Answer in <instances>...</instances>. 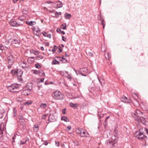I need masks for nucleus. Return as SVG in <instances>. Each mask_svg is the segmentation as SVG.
<instances>
[{"label": "nucleus", "mask_w": 148, "mask_h": 148, "mask_svg": "<svg viewBox=\"0 0 148 148\" xmlns=\"http://www.w3.org/2000/svg\"><path fill=\"white\" fill-rule=\"evenodd\" d=\"M144 113L142 112H133L132 116L134 120L138 122H140L143 125L148 127V119L143 117Z\"/></svg>", "instance_id": "obj_1"}, {"label": "nucleus", "mask_w": 148, "mask_h": 148, "mask_svg": "<svg viewBox=\"0 0 148 148\" xmlns=\"http://www.w3.org/2000/svg\"><path fill=\"white\" fill-rule=\"evenodd\" d=\"M52 96L55 99L57 100L63 99L64 97L61 92L56 91L52 94Z\"/></svg>", "instance_id": "obj_2"}, {"label": "nucleus", "mask_w": 148, "mask_h": 148, "mask_svg": "<svg viewBox=\"0 0 148 148\" xmlns=\"http://www.w3.org/2000/svg\"><path fill=\"white\" fill-rule=\"evenodd\" d=\"M134 136L139 139H141L145 141L147 139V137L144 135L143 132L139 131L136 132Z\"/></svg>", "instance_id": "obj_3"}, {"label": "nucleus", "mask_w": 148, "mask_h": 148, "mask_svg": "<svg viewBox=\"0 0 148 148\" xmlns=\"http://www.w3.org/2000/svg\"><path fill=\"white\" fill-rule=\"evenodd\" d=\"M23 74V71L22 70H17L16 75L17 76V77L18 80L20 82H22L23 81V79L22 78V75Z\"/></svg>", "instance_id": "obj_4"}, {"label": "nucleus", "mask_w": 148, "mask_h": 148, "mask_svg": "<svg viewBox=\"0 0 148 148\" xmlns=\"http://www.w3.org/2000/svg\"><path fill=\"white\" fill-rule=\"evenodd\" d=\"M18 88V85L16 84H12L9 86L8 87V89L10 91L13 92H14V90Z\"/></svg>", "instance_id": "obj_5"}, {"label": "nucleus", "mask_w": 148, "mask_h": 148, "mask_svg": "<svg viewBox=\"0 0 148 148\" xmlns=\"http://www.w3.org/2000/svg\"><path fill=\"white\" fill-rule=\"evenodd\" d=\"M76 74L78 75V74H82V72L85 73H88V70L86 68H83L82 69H79L78 71H77Z\"/></svg>", "instance_id": "obj_6"}, {"label": "nucleus", "mask_w": 148, "mask_h": 148, "mask_svg": "<svg viewBox=\"0 0 148 148\" xmlns=\"http://www.w3.org/2000/svg\"><path fill=\"white\" fill-rule=\"evenodd\" d=\"M113 140L109 141L108 144L111 147H113L114 145L117 141L116 138H114V140Z\"/></svg>", "instance_id": "obj_7"}, {"label": "nucleus", "mask_w": 148, "mask_h": 148, "mask_svg": "<svg viewBox=\"0 0 148 148\" xmlns=\"http://www.w3.org/2000/svg\"><path fill=\"white\" fill-rule=\"evenodd\" d=\"M10 25L12 27H18L19 26V24L15 21L13 20H11L9 22Z\"/></svg>", "instance_id": "obj_8"}, {"label": "nucleus", "mask_w": 148, "mask_h": 148, "mask_svg": "<svg viewBox=\"0 0 148 148\" xmlns=\"http://www.w3.org/2000/svg\"><path fill=\"white\" fill-rule=\"evenodd\" d=\"M31 91L28 89H25L22 91L21 94L22 95L28 96L31 93Z\"/></svg>", "instance_id": "obj_9"}, {"label": "nucleus", "mask_w": 148, "mask_h": 148, "mask_svg": "<svg viewBox=\"0 0 148 148\" xmlns=\"http://www.w3.org/2000/svg\"><path fill=\"white\" fill-rule=\"evenodd\" d=\"M121 100L122 101L127 103H130L131 102V100H129L124 96H122L121 98Z\"/></svg>", "instance_id": "obj_10"}, {"label": "nucleus", "mask_w": 148, "mask_h": 148, "mask_svg": "<svg viewBox=\"0 0 148 148\" xmlns=\"http://www.w3.org/2000/svg\"><path fill=\"white\" fill-rule=\"evenodd\" d=\"M2 124H1L0 125V142H1L3 140L2 137L3 131V127H2Z\"/></svg>", "instance_id": "obj_11"}, {"label": "nucleus", "mask_w": 148, "mask_h": 148, "mask_svg": "<svg viewBox=\"0 0 148 148\" xmlns=\"http://www.w3.org/2000/svg\"><path fill=\"white\" fill-rule=\"evenodd\" d=\"M90 135L87 131L85 130L82 132V133L81 134V137H89Z\"/></svg>", "instance_id": "obj_12"}, {"label": "nucleus", "mask_w": 148, "mask_h": 148, "mask_svg": "<svg viewBox=\"0 0 148 148\" xmlns=\"http://www.w3.org/2000/svg\"><path fill=\"white\" fill-rule=\"evenodd\" d=\"M84 130L81 128H78L76 130L77 133L78 134H79L81 136V134L82 133V132H84Z\"/></svg>", "instance_id": "obj_13"}, {"label": "nucleus", "mask_w": 148, "mask_h": 148, "mask_svg": "<svg viewBox=\"0 0 148 148\" xmlns=\"http://www.w3.org/2000/svg\"><path fill=\"white\" fill-rule=\"evenodd\" d=\"M20 42V40L17 39H15L13 40L12 41V44H14L15 45H19Z\"/></svg>", "instance_id": "obj_14"}, {"label": "nucleus", "mask_w": 148, "mask_h": 148, "mask_svg": "<svg viewBox=\"0 0 148 148\" xmlns=\"http://www.w3.org/2000/svg\"><path fill=\"white\" fill-rule=\"evenodd\" d=\"M133 103L134 106L137 107L139 106V103L135 98H133Z\"/></svg>", "instance_id": "obj_15"}, {"label": "nucleus", "mask_w": 148, "mask_h": 148, "mask_svg": "<svg viewBox=\"0 0 148 148\" xmlns=\"http://www.w3.org/2000/svg\"><path fill=\"white\" fill-rule=\"evenodd\" d=\"M56 3L57 8H59L62 7L63 4L61 1H57Z\"/></svg>", "instance_id": "obj_16"}, {"label": "nucleus", "mask_w": 148, "mask_h": 148, "mask_svg": "<svg viewBox=\"0 0 148 148\" xmlns=\"http://www.w3.org/2000/svg\"><path fill=\"white\" fill-rule=\"evenodd\" d=\"M27 89L31 91L32 89V83H28L26 86Z\"/></svg>", "instance_id": "obj_17"}, {"label": "nucleus", "mask_w": 148, "mask_h": 148, "mask_svg": "<svg viewBox=\"0 0 148 148\" xmlns=\"http://www.w3.org/2000/svg\"><path fill=\"white\" fill-rule=\"evenodd\" d=\"M70 106L74 108V109H77V108L78 104L77 103H70Z\"/></svg>", "instance_id": "obj_18"}, {"label": "nucleus", "mask_w": 148, "mask_h": 148, "mask_svg": "<svg viewBox=\"0 0 148 148\" xmlns=\"http://www.w3.org/2000/svg\"><path fill=\"white\" fill-rule=\"evenodd\" d=\"M14 60L12 58H8V63L9 65H12L13 64Z\"/></svg>", "instance_id": "obj_19"}, {"label": "nucleus", "mask_w": 148, "mask_h": 148, "mask_svg": "<svg viewBox=\"0 0 148 148\" xmlns=\"http://www.w3.org/2000/svg\"><path fill=\"white\" fill-rule=\"evenodd\" d=\"M34 131V132H36L39 130L38 126L37 125H35L33 128Z\"/></svg>", "instance_id": "obj_20"}, {"label": "nucleus", "mask_w": 148, "mask_h": 148, "mask_svg": "<svg viewBox=\"0 0 148 148\" xmlns=\"http://www.w3.org/2000/svg\"><path fill=\"white\" fill-rule=\"evenodd\" d=\"M7 48L5 46L1 44L0 43V50L3 51V50H6Z\"/></svg>", "instance_id": "obj_21"}, {"label": "nucleus", "mask_w": 148, "mask_h": 148, "mask_svg": "<svg viewBox=\"0 0 148 148\" xmlns=\"http://www.w3.org/2000/svg\"><path fill=\"white\" fill-rule=\"evenodd\" d=\"M105 58L107 60H109L111 58V54L110 52H107L105 54Z\"/></svg>", "instance_id": "obj_22"}, {"label": "nucleus", "mask_w": 148, "mask_h": 148, "mask_svg": "<svg viewBox=\"0 0 148 148\" xmlns=\"http://www.w3.org/2000/svg\"><path fill=\"white\" fill-rule=\"evenodd\" d=\"M64 17L66 19H69L71 17V15L69 14L66 13L64 15Z\"/></svg>", "instance_id": "obj_23"}, {"label": "nucleus", "mask_w": 148, "mask_h": 148, "mask_svg": "<svg viewBox=\"0 0 148 148\" xmlns=\"http://www.w3.org/2000/svg\"><path fill=\"white\" fill-rule=\"evenodd\" d=\"M51 63L53 65L59 64H60V62L56 59H54L53 60Z\"/></svg>", "instance_id": "obj_24"}, {"label": "nucleus", "mask_w": 148, "mask_h": 148, "mask_svg": "<svg viewBox=\"0 0 148 148\" xmlns=\"http://www.w3.org/2000/svg\"><path fill=\"white\" fill-rule=\"evenodd\" d=\"M38 74L41 76H44L45 75V74L43 71L42 70H40L38 71Z\"/></svg>", "instance_id": "obj_25"}, {"label": "nucleus", "mask_w": 148, "mask_h": 148, "mask_svg": "<svg viewBox=\"0 0 148 148\" xmlns=\"http://www.w3.org/2000/svg\"><path fill=\"white\" fill-rule=\"evenodd\" d=\"M43 57L41 55H38L35 57V60H38L43 59Z\"/></svg>", "instance_id": "obj_26"}, {"label": "nucleus", "mask_w": 148, "mask_h": 148, "mask_svg": "<svg viewBox=\"0 0 148 148\" xmlns=\"http://www.w3.org/2000/svg\"><path fill=\"white\" fill-rule=\"evenodd\" d=\"M61 120L66 122L69 121L68 118L65 116H62Z\"/></svg>", "instance_id": "obj_27"}, {"label": "nucleus", "mask_w": 148, "mask_h": 148, "mask_svg": "<svg viewBox=\"0 0 148 148\" xmlns=\"http://www.w3.org/2000/svg\"><path fill=\"white\" fill-rule=\"evenodd\" d=\"M106 47L104 45H101V51L102 52H104L106 50Z\"/></svg>", "instance_id": "obj_28"}, {"label": "nucleus", "mask_w": 148, "mask_h": 148, "mask_svg": "<svg viewBox=\"0 0 148 148\" xmlns=\"http://www.w3.org/2000/svg\"><path fill=\"white\" fill-rule=\"evenodd\" d=\"M99 22H100L101 23L102 25L103 29H104L105 28L106 24V22L104 21V19H102L101 21H100Z\"/></svg>", "instance_id": "obj_29"}, {"label": "nucleus", "mask_w": 148, "mask_h": 148, "mask_svg": "<svg viewBox=\"0 0 148 148\" xmlns=\"http://www.w3.org/2000/svg\"><path fill=\"white\" fill-rule=\"evenodd\" d=\"M32 103V102L31 101H28L23 103V104L25 105H28L30 104H31Z\"/></svg>", "instance_id": "obj_30"}, {"label": "nucleus", "mask_w": 148, "mask_h": 148, "mask_svg": "<svg viewBox=\"0 0 148 148\" xmlns=\"http://www.w3.org/2000/svg\"><path fill=\"white\" fill-rule=\"evenodd\" d=\"M17 73V70H12L11 72L10 73L12 74L13 76L15 75Z\"/></svg>", "instance_id": "obj_31"}, {"label": "nucleus", "mask_w": 148, "mask_h": 148, "mask_svg": "<svg viewBox=\"0 0 148 148\" xmlns=\"http://www.w3.org/2000/svg\"><path fill=\"white\" fill-rule=\"evenodd\" d=\"M66 23L62 24L61 26V28L63 29H66Z\"/></svg>", "instance_id": "obj_32"}, {"label": "nucleus", "mask_w": 148, "mask_h": 148, "mask_svg": "<svg viewBox=\"0 0 148 148\" xmlns=\"http://www.w3.org/2000/svg\"><path fill=\"white\" fill-rule=\"evenodd\" d=\"M28 140L27 139H25V140L24 141H23L22 140H20L19 143V144L21 145H22L25 144L26 142Z\"/></svg>", "instance_id": "obj_33"}, {"label": "nucleus", "mask_w": 148, "mask_h": 148, "mask_svg": "<svg viewBox=\"0 0 148 148\" xmlns=\"http://www.w3.org/2000/svg\"><path fill=\"white\" fill-rule=\"evenodd\" d=\"M98 115L100 118H101L104 116L103 114L101 113V112H98Z\"/></svg>", "instance_id": "obj_34"}, {"label": "nucleus", "mask_w": 148, "mask_h": 148, "mask_svg": "<svg viewBox=\"0 0 148 148\" xmlns=\"http://www.w3.org/2000/svg\"><path fill=\"white\" fill-rule=\"evenodd\" d=\"M16 101L19 102H21L22 101L23 99L21 97H18L16 99Z\"/></svg>", "instance_id": "obj_35"}, {"label": "nucleus", "mask_w": 148, "mask_h": 148, "mask_svg": "<svg viewBox=\"0 0 148 148\" xmlns=\"http://www.w3.org/2000/svg\"><path fill=\"white\" fill-rule=\"evenodd\" d=\"M44 78H41L40 79H38L37 80V81L38 82H43L44 80Z\"/></svg>", "instance_id": "obj_36"}, {"label": "nucleus", "mask_w": 148, "mask_h": 148, "mask_svg": "<svg viewBox=\"0 0 148 148\" xmlns=\"http://www.w3.org/2000/svg\"><path fill=\"white\" fill-rule=\"evenodd\" d=\"M62 14V13L60 12H56L55 13V15L56 16V17H58L59 16V15H61Z\"/></svg>", "instance_id": "obj_37"}, {"label": "nucleus", "mask_w": 148, "mask_h": 148, "mask_svg": "<svg viewBox=\"0 0 148 148\" xmlns=\"http://www.w3.org/2000/svg\"><path fill=\"white\" fill-rule=\"evenodd\" d=\"M98 79L101 86H103L104 84L103 82H104V80H101L99 78H98Z\"/></svg>", "instance_id": "obj_38"}, {"label": "nucleus", "mask_w": 148, "mask_h": 148, "mask_svg": "<svg viewBox=\"0 0 148 148\" xmlns=\"http://www.w3.org/2000/svg\"><path fill=\"white\" fill-rule=\"evenodd\" d=\"M35 67L37 69H40L41 68V66L39 65L38 63L36 64L35 65Z\"/></svg>", "instance_id": "obj_39"}, {"label": "nucleus", "mask_w": 148, "mask_h": 148, "mask_svg": "<svg viewBox=\"0 0 148 148\" xmlns=\"http://www.w3.org/2000/svg\"><path fill=\"white\" fill-rule=\"evenodd\" d=\"M30 26H32L34 25H35L36 24L35 21H30Z\"/></svg>", "instance_id": "obj_40"}, {"label": "nucleus", "mask_w": 148, "mask_h": 148, "mask_svg": "<svg viewBox=\"0 0 148 148\" xmlns=\"http://www.w3.org/2000/svg\"><path fill=\"white\" fill-rule=\"evenodd\" d=\"M19 122L20 123V124L22 125H23L24 124V120L23 119L21 120H19Z\"/></svg>", "instance_id": "obj_41"}, {"label": "nucleus", "mask_w": 148, "mask_h": 148, "mask_svg": "<svg viewBox=\"0 0 148 148\" xmlns=\"http://www.w3.org/2000/svg\"><path fill=\"white\" fill-rule=\"evenodd\" d=\"M46 104H45L42 103L40 105V107L43 108H45L46 107Z\"/></svg>", "instance_id": "obj_42"}, {"label": "nucleus", "mask_w": 148, "mask_h": 148, "mask_svg": "<svg viewBox=\"0 0 148 148\" xmlns=\"http://www.w3.org/2000/svg\"><path fill=\"white\" fill-rule=\"evenodd\" d=\"M100 16L99 18H98V20L99 21H101L102 20V19H104L103 16H101V14H100Z\"/></svg>", "instance_id": "obj_43"}, {"label": "nucleus", "mask_w": 148, "mask_h": 148, "mask_svg": "<svg viewBox=\"0 0 148 148\" xmlns=\"http://www.w3.org/2000/svg\"><path fill=\"white\" fill-rule=\"evenodd\" d=\"M18 119L19 120H21L23 119L22 116L21 115L19 114L18 116Z\"/></svg>", "instance_id": "obj_44"}, {"label": "nucleus", "mask_w": 148, "mask_h": 148, "mask_svg": "<svg viewBox=\"0 0 148 148\" xmlns=\"http://www.w3.org/2000/svg\"><path fill=\"white\" fill-rule=\"evenodd\" d=\"M56 31L57 32L60 33L62 30L60 28H58L57 29Z\"/></svg>", "instance_id": "obj_45"}, {"label": "nucleus", "mask_w": 148, "mask_h": 148, "mask_svg": "<svg viewBox=\"0 0 148 148\" xmlns=\"http://www.w3.org/2000/svg\"><path fill=\"white\" fill-rule=\"evenodd\" d=\"M58 52L60 53L62 52V49L60 48V47L58 48Z\"/></svg>", "instance_id": "obj_46"}, {"label": "nucleus", "mask_w": 148, "mask_h": 148, "mask_svg": "<svg viewBox=\"0 0 148 148\" xmlns=\"http://www.w3.org/2000/svg\"><path fill=\"white\" fill-rule=\"evenodd\" d=\"M62 40L64 41L65 42L66 41V38L64 37V36H62Z\"/></svg>", "instance_id": "obj_47"}, {"label": "nucleus", "mask_w": 148, "mask_h": 148, "mask_svg": "<svg viewBox=\"0 0 148 148\" xmlns=\"http://www.w3.org/2000/svg\"><path fill=\"white\" fill-rule=\"evenodd\" d=\"M55 144H56V145L57 146H59V142L58 141H56L55 142Z\"/></svg>", "instance_id": "obj_48"}, {"label": "nucleus", "mask_w": 148, "mask_h": 148, "mask_svg": "<svg viewBox=\"0 0 148 148\" xmlns=\"http://www.w3.org/2000/svg\"><path fill=\"white\" fill-rule=\"evenodd\" d=\"M46 37H48L49 38H51V35L50 34H47V35H46Z\"/></svg>", "instance_id": "obj_49"}, {"label": "nucleus", "mask_w": 148, "mask_h": 148, "mask_svg": "<svg viewBox=\"0 0 148 148\" xmlns=\"http://www.w3.org/2000/svg\"><path fill=\"white\" fill-rule=\"evenodd\" d=\"M34 73L35 74H38V71L35 70L34 71Z\"/></svg>", "instance_id": "obj_50"}, {"label": "nucleus", "mask_w": 148, "mask_h": 148, "mask_svg": "<svg viewBox=\"0 0 148 148\" xmlns=\"http://www.w3.org/2000/svg\"><path fill=\"white\" fill-rule=\"evenodd\" d=\"M42 34L44 36H45V37L46 36V34H47V33L45 32H42Z\"/></svg>", "instance_id": "obj_51"}, {"label": "nucleus", "mask_w": 148, "mask_h": 148, "mask_svg": "<svg viewBox=\"0 0 148 148\" xmlns=\"http://www.w3.org/2000/svg\"><path fill=\"white\" fill-rule=\"evenodd\" d=\"M57 49L56 48H53L52 50V51L53 52H55L56 51Z\"/></svg>", "instance_id": "obj_52"}, {"label": "nucleus", "mask_w": 148, "mask_h": 148, "mask_svg": "<svg viewBox=\"0 0 148 148\" xmlns=\"http://www.w3.org/2000/svg\"><path fill=\"white\" fill-rule=\"evenodd\" d=\"M38 34H40V30H37L35 31Z\"/></svg>", "instance_id": "obj_53"}, {"label": "nucleus", "mask_w": 148, "mask_h": 148, "mask_svg": "<svg viewBox=\"0 0 148 148\" xmlns=\"http://www.w3.org/2000/svg\"><path fill=\"white\" fill-rule=\"evenodd\" d=\"M3 117V114L2 112H0V118H2Z\"/></svg>", "instance_id": "obj_54"}, {"label": "nucleus", "mask_w": 148, "mask_h": 148, "mask_svg": "<svg viewBox=\"0 0 148 148\" xmlns=\"http://www.w3.org/2000/svg\"><path fill=\"white\" fill-rule=\"evenodd\" d=\"M25 23L27 24L28 25H30V21H26L25 22Z\"/></svg>", "instance_id": "obj_55"}, {"label": "nucleus", "mask_w": 148, "mask_h": 148, "mask_svg": "<svg viewBox=\"0 0 148 148\" xmlns=\"http://www.w3.org/2000/svg\"><path fill=\"white\" fill-rule=\"evenodd\" d=\"M68 61L66 59H65L64 60H63V61H62V62L64 63H66Z\"/></svg>", "instance_id": "obj_56"}, {"label": "nucleus", "mask_w": 148, "mask_h": 148, "mask_svg": "<svg viewBox=\"0 0 148 148\" xmlns=\"http://www.w3.org/2000/svg\"><path fill=\"white\" fill-rule=\"evenodd\" d=\"M18 19L21 21H22L23 20V19L22 18V17L21 16H20L18 18Z\"/></svg>", "instance_id": "obj_57"}, {"label": "nucleus", "mask_w": 148, "mask_h": 148, "mask_svg": "<svg viewBox=\"0 0 148 148\" xmlns=\"http://www.w3.org/2000/svg\"><path fill=\"white\" fill-rule=\"evenodd\" d=\"M35 34V35L37 36H38L39 37H40V35H41V34L37 33V34Z\"/></svg>", "instance_id": "obj_58"}, {"label": "nucleus", "mask_w": 148, "mask_h": 148, "mask_svg": "<svg viewBox=\"0 0 148 148\" xmlns=\"http://www.w3.org/2000/svg\"><path fill=\"white\" fill-rule=\"evenodd\" d=\"M145 131L146 132V133L147 134H148V129H147V128H145Z\"/></svg>", "instance_id": "obj_59"}, {"label": "nucleus", "mask_w": 148, "mask_h": 148, "mask_svg": "<svg viewBox=\"0 0 148 148\" xmlns=\"http://www.w3.org/2000/svg\"><path fill=\"white\" fill-rule=\"evenodd\" d=\"M47 3L49 4L53 3V2L51 1H47Z\"/></svg>", "instance_id": "obj_60"}, {"label": "nucleus", "mask_w": 148, "mask_h": 148, "mask_svg": "<svg viewBox=\"0 0 148 148\" xmlns=\"http://www.w3.org/2000/svg\"><path fill=\"white\" fill-rule=\"evenodd\" d=\"M48 142L46 141H45L44 143V144L45 145H48Z\"/></svg>", "instance_id": "obj_61"}, {"label": "nucleus", "mask_w": 148, "mask_h": 148, "mask_svg": "<svg viewBox=\"0 0 148 148\" xmlns=\"http://www.w3.org/2000/svg\"><path fill=\"white\" fill-rule=\"evenodd\" d=\"M89 53V55L91 56H92L93 55V54L92 53L90 52V53Z\"/></svg>", "instance_id": "obj_62"}, {"label": "nucleus", "mask_w": 148, "mask_h": 148, "mask_svg": "<svg viewBox=\"0 0 148 148\" xmlns=\"http://www.w3.org/2000/svg\"><path fill=\"white\" fill-rule=\"evenodd\" d=\"M60 33H61V34H62L63 35H64V34H65V32L64 31H61L60 32Z\"/></svg>", "instance_id": "obj_63"}, {"label": "nucleus", "mask_w": 148, "mask_h": 148, "mask_svg": "<svg viewBox=\"0 0 148 148\" xmlns=\"http://www.w3.org/2000/svg\"><path fill=\"white\" fill-rule=\"evenodd\" d=\"M18 0H13L12 1L13 3H16Z\"/></svg>", "instance_id": "obj_64"}]
</instances>
